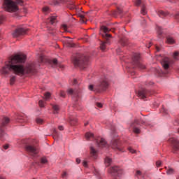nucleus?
Listing matches in <instances>:
<instances>
[{
  "mask_svg": "<svg viewBox=\"0 0 179 179\" xmlns=\"http://www.w3.org/2000/svg\"><path fill=\"white\" fill-rule=\"evenodd\" d=\"M26 61V55H17L11 57L8 64H6L2 69L3 75H9V72H13L15 75L22 76L25 73H37V70L33 64H28L25 68L22 65Z\"/></svg>",
  "mask_w": 179,
  "mask_h": 179,
  "instance_id": "f257e3e1",
  "label": "nucleus"
},
{
  "mask_svg": "<svg viewBox=\"0 0 179 179\" xmlns=\"http://www.w3.org/2000/svg\"><path fill=\"white\" fill-rule=\"evenodd\" d=\"M74 66L79 68H86L89 64V58L83 54H77L72 59Z\"/></svg>",
  "mask_w": 179,
  "mask_h": 179,
  "instance_id": "f03ea898",
  "label": "nucleus"
},
{
  "mask_svg": "<svg viewBox=\"0 0 179 179\" xmlns=\"http://www.w3.org/2000/svg\"><path fill=\"white\" fill-rule=\"evenodd\" d=\"M17 3L22 5L23 0H4L3 6L7 12H17Z\"/></svg>",
  "mask_w": 179,
  "mask_h": 179,
  "instance_id": "7ed1b4c3",
  "label": "nucleus"
},
{
  "mask_svg": "<svg viewBox=\"0 0 179 179\" xmlns=\"http://www.w3.org/2000/svg\"><path fill=\"white\" fill-rule=\"evenodd\" d=\"M10 119L8 117H3L1 122L0 124V141L3 142V141H8L9 136L5 133V128L8 127Z\"/></svg>",
  "mask_w": 179,
  "mask_h": 179,
  "instance_id": "20e7f679",
  "label": "nucleus"
},
{
  "mask_svg": "<svg viewBox=\"0 0 179 179\" xmlns=\"http://www.w3.org/2000/svg\"><path fill=\"white\" fill-rule=\"evenodd\" d=\"M107 87H108V82L107 80H103L96 87H94L93 85H90L88 87V89L92 92L94 90H96V92H104L105 90H107Z\"/></svg>",
  "mask_w": 179,
  "mask_h": 179,
  "instance_id": "39448f33",
  "label": "nucleus"
},
{
  "mask_svg": "<svg viewBox=\"0 0 179 179\" xmlns=\"http://www.w3.org/2000/svg\"><path fill=\"white\" fill-rule=\"evenodd\" d=\"M24 150L26 153L29 156H31V157H36V156H37L38 154V149L31 144H26L24 146Z\"/></svg>",
  "mask_w": 179,
  "mask_h": 179,
  "instance_id": "423d86ee",
  "label": "nucleus"
},
{
  "mask_svg": "<svg viewBox=\"0 0 179 179\" xmlns=\"http://www.w3.org/2000/svg\"><path fill=\"white\" fill-rule=\"evenodd\" d=\"M139 59L140 55L138 54L134 53L133 55V57H131L133 65H135L136 68H139L140 69H145V68H146V66L141 63V62H139Z\"/></svg>",
  "mask_w": 179,
  "mask_h": 179,
  "instance_id": "0eeeda50",
  "label": "nucleus"
},
{
  "mask_svg": "<svg viewBox=\"0 0 179 179\" xmlns=\"http://www.w3.org/2000/svg\"><path fill=\"white\" fill-rule=\"evenodd\" d=\"M138 96L140 97V99H148V97H149V96H152V94H153V93H152V92L143 88L140 90L138 93Z\"/></svg>",
  "mask_w": 179,
  "mask_h": 179,
  "instance_id": "6e6552de",
  "label": "nucleus"
},
{
  "mask_svg": "<svg viewBox=\"0 0 179 179\" xmlns=\"http://www.w3.org/2000/svg\"><path fill=\"white\" fill-rule=\"evenodd\" d=\"M110 146L112 149H114V150H118L119 152H122V147L121 146V144H120V141H118V138L112 139L110 142Z\"/></svg>",
  "mask_w": 179,
  "mask_h": 179,
  "instance_id": "1a4fd4ad",
  "label": "nucleus"
},
{
  "mask_svg": "<svg viewBox=\"0 0 179 179\" xmlns=\"http://www.w3.org/2000/svg\"><path fill=\"white\" fill-rule=\"evenodd\" d=\"M169 142L170 143H171L172 145V152L173 153H176V152H178L179 150V141L174 138H172L171 139H169Z\"/></svg>",
  "mask_w": 179,
  "mask_h": 179,
  "instance_id": "9d476101",
  "label": "nucleus"
},
{
  "mask_svg": "<svg viewBox=\"0 0 179 179\" xmlns=\"http://www.w3.org/2000/svg\"><path fill=\"white\" fill-rule=\"evenodd\" d=\"M27 30L20 27V28H17L13 33L12 34V36L14 38L16 37H20V36H24L26 34Z\"/></svg>",
  "mask_w": 179,
  "mask_h": 179,
  "instance_id": "9b49d317",
  "label": "nucleus"
},
{
  "mask_svg": "<svg viewBox=\"0 0 179 179\" xmlns=\"http://www.w3.org/2000/svg\"><path fill=\"white\" fill-rule=\"evenodd\" d=\"M110 174L115 177H120L122 174V170L118 166H113L110 168Z\"/></svg>",
  "mask_w": 179,
  "mask_h": 179,
  "instance_id": "f8f14e48",
  "label": "nucleus"
},
{
  "mask_svg": "<svg viewBox=\"0 0 179 179\" xmlns=\"http://www.w3.org/2000/svg\"><path fill=\"white\" fill-rule=\"evenodd\" d=\"M161 64L164 69H169V68H170V64H173V60H170L169 57H164Z\"/></svg>",
  "mask_w": 179,
  "mask_h": 179,
  "instance_id": "ddd939ff",
  "label": "nucleus"
},
{
  "mask_svg": "<svg viewBox=\"0 0 179 179\" xmlns=\"http://www.w3.org/2000/svg\"><path fill=\"white\" fill-rule=\"evenodd\" d=\"M101 30L104 33L103 34V37H106V38H111V34H107L108 31H111V29H108L107 27L103 25L101 27Z\"/></svg>",
  "mask_w": 179,
  "mask_h": 179,
  "instance_id": "4468645a",
  "label": "nucleus"
},
{
  "mask_svg": "<svg viewBox=\"0 0 179 179\" xmlns=\"http://www.w3.org/2000/svg\"><path fill=\"white\" fill-rule=\"evenodd\" d=\"M96 143L99 148H106L107 146V143L103 138H100L99 139L96 140Z\"/></svg>",
  "mask_w": 179,
  "mask_h": 179,
  "instance_id": "2eb2a0df",
  "label": "nucleus"
},
{
  "mask_svg": "<svg viewBox=\"0 0 179 179\" xmlns=\"http://www.w3.org/2000/svg\"><path fill=\"white\" fill-rule=\"evenodd\" d=\"M90 156L92 159H97V151L93 147H90Z\"/></svg>",
  "mask_w": 179,
  "mask_h": 179,
  "instance_id": "dca6fc26",
  "label": "nucleus"
},
{
  "mask_svg": "<svg viewBox=\"0 0 179 179\" xmlns=\"http://www.w3.org/2000/svg\"><path fill=\"white\" fill-rule=\"evenodd\" d=\"M157 15H158V16H159V17L163 18V17H166L169 16V15H170V13L168 12L163 11L162 10H159L157 12Z\"/></svg>",
  "mask_w": 179,
  "mask_h": 179,
  "instance_id": "f3484780",
  "label": "nucleus"
},
{
  "mask_svg": "<svg viewBox=\"0 0 179 179\" xmlns=\"http://www.w3.org/2000/svg\"><path fill=\"white\" fill-rule=\"evenodd\" d=\"M85 139H87V141H93L94 139V134L90 132L86 133Z\"/></svg>",
  "mask_w": 179,
  "mask_h": 179,
  "instance_id": "a211bd4d",
  "label": "nucleus"
},
{
  "mask_svg": "<svg viewBox=\"0 0 179 179\" xmlns=\"http://www.w3.org/2000/svg\"><path fill=\"white\" fill-rule=\"evenodd\" d=\"M166 43L168 44H174V43H176V39L171 36H169L166 38Z\"/></svg>",
  "mask_w": 179,
  "mask_h": 179,
  "instance_id": "6ab92c4d",
  "label": "nucleus"
},
{
  "mask_svg": "<svg viewBox=\"0 0 179 179\" xmlns=\"http://www.w3.org/2000/svg\"><path fill=\"white\" fill-rule=\"evenodd\" d=\"M111 163H113V159H111V158L107 157L105 159V164H106V167H108V166H110L111 164Z\"/></svg>",
  "mask_w": 179,
  "mask_h": 179,
  "instance_id": "aec40b11",
  "label": "nucleus"
},
{
  "mask_svg": "<svg viewBox=\"0 0 179 179\" xmlns=\"http://www.w3.org/2000/svg\"><path fill=\"white\" fill-rule=\"evenodd\" d=\"M67 93L68 94H73V96H74L75 97H78V93L72 89H69V90H67Z\"/></svg>",
  "mask_w": 179,
  "mask_h": 179,
  "instance_id": "412c9836",
  "label": "nucleus"
},
{
  "mask_svg": "<svg viewBox=\"0 0 179 179\" xmlns=\"http://www.w3.org/2000/svg\"><path fill=\"white\" fill-rule=\"evenodd\" d=\"M157 33L160 36L163 34V28L162 27H157Z\"/></svg>",
  "mask_w": 179,
  "mask_h": 179,
  "instance_id": "4be33fe9",
  "label": "nucleus"
},
{
  "mask_svg": "<svg viewBox=\"0 0 179 179\" xmlns=\"http://www.w3.org/2000/svg\"><path fill=\"white\" fill-rule=\"evenodd\" d=\"M166 174L168 176H171V174H174V169L173 168H169L166 171Z\"/></svg>",
  "mask_w": 179,
  "mask_h": 179,
  "instance_id": "5701e85b",
  "label": "nucleus"
},
{
  "mask_svg": "<svg viewBox=\"0 0 179 179\" xmlns=\"http://www.w3.org/2000/svg\"><path fill=\"white\" fill-rule=\"evenodd\" d=\"M50 22L51 24H54V23H57V17L52 16L50 19Z\"/></svg>",
  "mask_w": 179,
  "mask_h": 179,
  "instance_id": "b1692460",
  "label": "nucleus"
},
{
  "mask_svg": "<svg viewBox=\"0 0 179 179\" xmlns=\"http://www.w3.org/2000/svg\"><path fill=\"white\" fill-rule=\"evenodd\" d=\"M117 13H122V9L118 8L117 12L114 11L113 13H112V15L113 16H114V17H117Z\"/></svg>",
  "mask_w": 179,
  "mask_h": 179,
  "instance_id": "393cba45",
  "label": "nucleus"
},
{
  "mask_svg": "<svg viewBox=\"0 0 179 179\" xmlns=\"http://www.w3.org/2000/svg\"><path fill=\"white\" fill-rule=\"evenodd\" d=\"M78 17H80L82 23H86V19L85 18V15L78 14Z\"/></svg>",
  "mask_w": 179,
  "mask_h": 179,
  "instance_id": "a878e982",
  "label": "nucleus"
},
{
  "mask_svg": "<svg viewBox=\"0 0 179 179\" xmlns=\"http://www.w3.org/2000/svg\"><path fill=\"white\" fill-rule=\"evenodd\" d=\"M52 108L55 111V114H57L58 110H59V106H58V105H52Z\"/></svg>",
  "mask_w": 179,
  "mask_h": 179,
  "instance_id": "bb28decb",
  "label": "nucleus"
},
{
  "mask_svg": "<svg viewBox=\"0 0 179 179\" xmlns=\"http://www.w3.org/2000/svg\"><path fill=\"white\" fill-rule=\"evenodd\" d=\"M146 13H147L146 7L145 6V5H143L141 7V14L146 15Z\"/></svg>",
  "mask_w": 179,
  "mask_h": 179,
  "instance_id": "cd10ccee",
  "label": "nucleus"
},
{
  "mask_svg": "<svg viewBox=\"0 0 179 179\" xmlns=\"http://www.w3.org/2000/svg\"><path fill=\"white\" fill-rule=\"evenodd\" d=\"M51 65L57 66L58 65V60L57 59H53L50 61Z\"/></svg>",
  "mask_w": 179,
  "mask_h": 179,
  "instance_id": "c85d7f7f",
  "label": "nucleus"
},
{
  "mask_svg": "<svg viewBox=\"0 0 179 179\" xmlns=\"http://www.w3.org/2000/svg\"><path fill=\"white\" fill-rule=\"evenodd\" d=\"M36 122H37V124H39L40 125H43V124H44V120H43V119H41V118L37 117Z\"/></svg>",
  "mask_w": 179,
  "mask_h": 179,
  "instance_id": "c756f323",
  "label": "nucleus"
},
{
  "mask_svg": "<svg viewBox=\"0 0 179 179\" xmlns=\"http://www.w3.org/2000/svg\"><path fill=\"white\" fill-rule=\"evenodd\" d=\"M20 122H27V117L22 116L20 118Z\"/></svg>",
  "mask_w": 179,
  "mask_h": 179,
  "instance_id": "7c9ffc66",
  "label": "nucleus"
},
{
  "mask_svg": "<svg viewBox=\"0 0 179 179\" xmlns=\"http://www.w3.org/2000/svg\"><path fill=\"white\" fill-rule=\"evenodd\" d=\"M15 81H16V76H13L10 79V85H13V83H15Z\"/></svg>",
  "mask_w": 179,
  "mask_h": 179,
  "instance_id": "2f4dec72",
  "label": "nucleus"
},
{
  "mask_svg": "<svg viewBox=\"0 0 179 179\" xmlns=\"http://www.w3.org/2000/svg\"><path fill=\"white\" fill-rule=\"evenodd\" d=\"M134 2L135 3L136 6H141L142 3L141 0H134Z\"/></svg>",
  "mask_w": 179,
  "mask_h": 179,
  "instance_id": "473e14b6",
  "label": "nucleus"
},
{
  "mask_svg": "<svg viewBox=\"0 0 179 179\" xmlns=\"http://www.w3.org/2000/svg\"><path fill=\"white\" fill-rule=\"evenodd\" d=\"M120 44H122V45H127V39L125 38H122L120 40Z\"/></svg>",
  "mask_w": 179,
  "mask_h": 179,
  "instance_id": "72a5a7b5",
  "label": "nucleus"
},
{
  "mask_svg": "<svg viewBox=\"0 0 179 179\" xmlns=\"http://www.w3.org/2000/svg\"><path fill=\"white\" fill-rule=\"evenodd\" d=\"M66 45L67 47L73 48L75 47V43H72V41H70L66 43Z\"/></svg>",
  "mask_w": 179,
  "mask_h": 179,
  "instance_id": "f704fd0d",
  "label": "nucleus"
},
{
  "mask_svg": "<svg viewBox=\"0 0 179 179\" xmlns=\"http://www.w3.org/2000/svg\"><path fill=\"white\" fill-rule=\"evenodd\" d=\"M106 42H103L101 44V49L102 50V51H106Z\"/></svg>",
  "mask_w": 179,
  "mask_h": 179,
  "instance_id": "c9c22d12",
  "label": "nucleus"
},
{
  "mask_svg": "<svg viewBox=\"0 0 179 179\" xmlns=\"http://www.w3.org/2000/svg\"><path fill=\"white\" fill-rule=\"evenodd\" d=\"M50 97H51V94L50 92H46L45 94V99L48 100V99H50Z\"/></svg>",
  "mask_w": 179,
  "mask_h": 179,
  "instance_id": "e433bc0d",
  "label": "nucleus"
},
{
  "mask_svg": "<svg viewBox=\"0 0 179 179\" xmlns=\"http://www.w3.org/2000/svg\"><path fill=\"white\" fill-rule=\"evenodd\" d=\"M71 125H75L76 124V122H78V120L77 119H72L71 118Z\"/></svg>",
  "mask_w": 179,
  "mask_h": 179,
  "instance_id": "4c0bfd02",
  "label": "nucleus"
},
{
  "mask_svg": "<svg viewBox=\"0 0 179 179\" xmlns=\"http://www.w3.org/2000/svg\"><path fill=\"white\" fill-rule=\"evenodd\" d=\"M38 106L39 107H41V108H43L44 107V102L43 101V100H40L38 101Z\"/></svg>",
  "mask_w": 179,
  "mask_h": 179,
  "instance_id": "58836bf2",
  "label": "nucleus"
},
{
  "mask_svg": "<svg viewBox=\"0 0 179 179\" xmlns=\"http://www.w3.org/2000/svg\"><path fill=\"white\" fill-rule=\"evenodd\" d=\"M128 150H129V152H130L131 153H136V151L134 149V148H132V147H129L128 148Z\"/></svg>",
  "mask_w": 179,
  "mask_h": 179,
  "instance_id": "ea45409f",
  "label": "nucleus"
},
{
  "mask_svg": "<svg viewBox=\"0 0 179 179\" xmlns=\"http://www.w3.org/2000/svg\"><path fill=\"white\" fill-rule=\"evenodd\" d=\"M48 162V160H47L45 157L41 158V162L42 163V164H45V163H47Z\"/></svg>",
  "mask_w": 179,
  "mask_h": 179,
  "instance_id": "a19ab883",
  "label": "nucleus"
},
{
  "mask_svg": "<svg viewBox=\"0 0 179 179\" xmlns=\"http://www.w3.org/2000/svg\"><path fill=\"white\" fill-rule=\"evenodd\" d=\"M70 9H76V5L73 4V2H71L70 3V6H69Z\"/></svg>",
  "mask_w": 179,
  "mask_h": 179,
  "instance_id": "79ce46f5",
  "label": "nucleus"
},
{
  "mask_svg": "<svg viewBox=\"0 0 179 179\" xmlns=\"http://www.w3.org/2000/svg\"><path fill=\"white\" fill-rule=\"evenodd\" d=\"M134 132L135 134H140L141 133V130L138 127H134Z\"/></svg>",
  "mask_w": 179,
  "mask_h": 179,
  "instance_id": "37998d69",
  "label": "nucleus"
},
{
  "mask_svg": "<svg viewBox=\"0 0 179 179\" xmlns=\"http://www.w3.org/2000/svg\"><path fill=\"white\" fill-rule=\"evenodd\" d=\"M96 106L98 107V108H103V103L100 102H96Z\"/></svg>",
  "mask_w": 179,
  "mask_h": 179,
  "instance_id": "c03bdc74",
  "label": "nucleus"
},
{
  "mask_svg": "<svg viewBox=\"0 0 179 179\" xmlns=\"http://www.w3.org/2000/svg\"><path fill=\"white\" fill-rule=\"evenodd\" d=\"M50 8L48 6H45L43 8V12H49Z\"/></svg>",
  "mask_w": 179,
  "mask_h": 179,
  "instance_id": "a18cd8bd",
  "label": "nucleus"
},
{
  "mask_svg": "<svg viewBox=\"0 0 179 179\" xmlns=\"http://www.w3.org/2000/svg\"><path fill=\"white\" fill-rule=\"evenodd\" d=\"M59 96H60V97L65 98V96H66V94H65V92L61 91L60 94H59Z\"/></svg>",
  "mask_w": 179,
  "mask_h": 179,
  "instance_id": "49530a36",
  "label": "nucleus"
},
{
  "mask_svg": "<svg viewBox=\"0 0 179 179\" xmlns=\"http://www.w3.org/2000/svg\"><path fill=\"white\" fill-rule=\"evenodd\" d=\"M178 55H179L178 52H175L173 53V58H174V59H178Z\"/></svg>",
  "mask_w": 179,
  "mask_h": 179,
  "instance_id": "de8ad7c7",
  "label": "nucleus"
},
{
  "mask_svg": "<svg viewBox=\"0 0 179 179\" xmlns=\"http://www.w3.org/2000/svg\"><path fill=\"white\" fill-rule=\"evenodd\" d=\"M156 166L157 167H160V166H162V161H157Z\"/></svg>",
  "mask_w": 179,
  "mask_h": 179,
  "instance_id": "09e8293b",
  "label": "nucleus"
},
{
  "mask_svg": "<svg viewBox=\"0 0 179 179\" xmlns=\"http://www.w3.org/2000/svg\"><path fill=\"white\" fill-rule=\"evenodd\" d=\"M175 19L179 22V13H178L176 15H175Z\"/></svg>",
  "mask_w": 179,
  "mask_h": 179,
  "instance_id": "8fccbe9b",
  "label": "nucleus"
},
{
  "mask_svg": "<svg viewBox=\"0 0 179 179\" xmlns=\"http://www.w3.org/2000/svg\"><path fill=\"white\" fill-rule=\"evenodd\" d=\"M73 86H75V85H78V80L74 79L72 83Z\"/></svg>",
  "mask_w": 179,
  "mask_h": 179,
  "instance_id": "3c124183",
  "label": "nucleus"
},
{
  "mask_svg": "<svg viewBox=\"0 0 179 179\" xmlns=\"http://www.w3.org/2000/svg\"><path fill=\"white\" fill-rule=\"evenodd\" d=\"M66 176H68V173L66 172H64L62 174V178H65L66 177Z\"/></svg>",
  "mask_w": 179,
  "mask_h": 179,
  "instance_id": "603ef678",
  "label": "nucleus"
},
{
  "mask_svg": "<svg viewBox=\"0 0 179 179\" xmlns=\"http://www.w3.org/2000/svg\"><path fill=\"white\" fill-rule=\"evenodd\" d=\"M3 149H5V150H6L7 149H9V145L6 144L5 145L3 146Z\"/></svg>",
  "mask_w": 179,
  "mask_h": 179,
  "instance_id": "864d4df0",
  "label": "nucleus"
},
{
  "mask_svg": "<svg viewBox=\"0 0 179 179\" xmlns=\"http://www.w3.org/2000/svg\"><path fill=\"white\" fill-rule=\"evenodd\" d=\"M2 22H3V17L0 15V24H2Z\"/></svg>",
  "mask_w": 179,
  "mask_h": 179,
  "instance_id": "5fc2aeb1",
  "label": "nucleus"
},
{
  "mask_svg": "<svg viewBox=\"0 0 179 179\" xmlns=\"http://www.w3.org/2000/svg\"><path fill=\"white\" fill-rule=\"evenodd\" d=\"M136 175L137 176H142V172L141 171H136Z\"/></svg>",
  "mask_w": 179,
  "mask_h": 179,
  "instance_id": "6e6d98bb",
  "label": "nucleus"
},
{
  "mask_svg": "<svg viewBox=\"0 0 179 179\" xmlns=\"http://www.w3.org/2000/svg\"><path fill=\"white\" fill-rule=\"evenodd\" d=\"M84 167H87V162H86V161H84L83 163Z\"/></svg>",
  "mask_w": 179,
  "mask_h": 179,
  "instance_id": "4d7b16f0",
  "label": "nucleus"
},
{
  "mask_svg": "<svg viewBox=\"0 0 179 179\" xmlns=\"http://www.w3.org/2000/svg\"><path fill=\"white\" fill-rule=\"evenodd\" d=\"M61 3H65L66 2H68V0H59Z\"/></svg>",
  "mask_w": 179,
  "mask_h": 179,
  "instance_id": "13d9d810",
  "label": "nucleus"
},
{
  "mask_svg": "<svg viewBox=\"0 0 179 179\" xmlns=\"http://www.w3.org/2000/svg\"><path fill=\"white\" fill-rule=\"evenodd\" d=\"M76 163H77V164H80V159L77 158V159H76Z\"/></svg>",
  "mask_w": 179,
  "mask_h": 179,
  "instance_id": "bf43d9fd",
  "label": "nucleus"
},
{
  "mask_svg": "<svg viewBox=\"0 0 179 179\" xmlns=\"http://www.w3.org/2000/svg\"><path fill=\"white\" fill-rule=\"evenodd\" d=\"M150 47H152V43L149 42L148 45H146L147 48H149Z\"/></svg>",
  "mask_w": 179,
  "mask_h": 179,
  "instance_id": "052dcab7",
  "label": "nucleus"
},
{
  "mask_svg": "<svg viewBox=\"0 0 179 179\" xmlns=\"http://www.w3.org/2000/svg\"><path fill=\"white\" fill-rule=\"evenodd\" d=\"M59 131H64V127L59 126Z\"/></svg>",
  "mask_w": 179,
  "mask_h": 179,
  "instance_id": "680f3d73",
  "label": "nucleus"
},
{
  "mask_svg": "<svg viewBox=\"0 0 179 179\" xmlns=\"http://www.w3.org/2000/svg\"><path fill=\"white\" fill-rule=\"evenodd\" d=\"M169 2H171V3H175V2H177V0H169Z\"/></svg>",
  "mask_w": 179,
  "mask_h": 179,
  "instance_id": "e2e57ef3",
  "label": "nucleus"
},
{
  "mask_svg": "<svg viewBox=\"0 0 179 179\" xmlns=\"http://www.w3.org/2000/svg\"><path fill=\"white\" fill-rule=\"evenodd\" d=\"M147 85H149V86H152V85H153V83L152 82H149L148 83H146Z\"/></svg>",
  "mask_w": 179,
  "mask_h": 179,
  "instance_id": "0e129e2a",
  "label": "nucleus"
},
{
  "mask_svg": "<svg viewBox=\"0 0 179 179\" xmlns=\"http://www.w3.org/2000/svg\"><path fill=\"white\" fill-rule=\"evenodd\" d=\"M156 51L157 52H159V51H160V49L159 48V47H156Z\"/></svg>",
  "mask_w": 179,
  "mask_h": 179,
  "instance_id": "69168bd1",
  "label": "nucleus"
},
{
  "mask_svg": "<svg viewBox=\"0 0 179 179\" xmlns=\"http://www.w3.org/2000/svg\"><path fill=\"white\" fill-rule=\"evenodd\" d=\"M53 132H54V134H55V135H57V130L54 129V130H53Z\"/></svg>",
  "mask_w": 179,
  "mask_h": 179,
  "instance_id": "338daca9",
  "label": "nucleus"
},
{
  "mask_svg": "<svg viewBox=\"0 0 179 179\" xmlns=\"http://www.w3.org/2000/svg\"><path fill=\"white\" fill-rule=\"evenodd\" d=\"M0 179H6L4 177L0 176Z\"/></svg>",
  "mask_w": 179,
  "mask_h": 179,
  "instance_id": "774afa93",
  "label": "nucleus"
}]
</instances>
